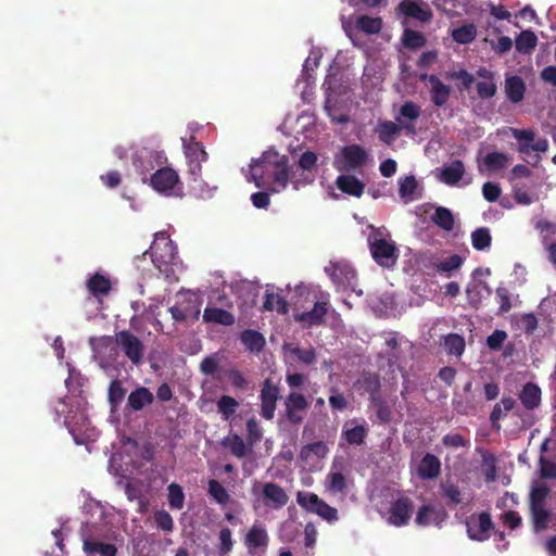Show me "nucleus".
Instances as JSON below:
<instances>
[{
  "label": "nucleus",
  "instance_id": "5701e85b",
  "mask_svg": "<svg viewBox=\"0 0 556 556\" xmlns=\"http://www.w3.org/2000/svg\"><path fill=\"white\" fill-rule=\"evenodd\" d=\"M153 401L154 395L148 388L138 387L128 395L127 404L132 410L138 412L152 404Z\"/></svg>",
  "mask_w": 556,
  "mask_h": 556
},
{
  "label": "nucleus",
  "instance_id": "09e8293b",
  "mask_svg": "<svg viewBox=\"0 0 556 556\" xmlns=\"http://www.w3.org/2000/svg\"><path fill=\"white\" fill-rule=\"evenodd\" d=\"M328 490L332 493H344L348 489L345 476L340 472L330 471L327 475Z\"/></svg>",
  "mask_w": 556,
  "mask_h": 556
},
{
  "label": "nucleus",
  "instance_id": "0eeeda50",
  "mask_svg": "<svg viewBox=\"0 0 556 556\" xmlns=\"http://www.w3.org/2000/svg\"><path fill=\"white\" fill-rule=\"evenodd\" d=\"M465 525L468 538L478 542L489 540L491 536V530L494 528L491 515L488 511L469 516L466 519Z\"/></svg>",
  "mask_w": 556,
  "mask_h": 556
},
{
  "label": "nucleus",
  "instance_id": "8fccbe9b",
  "mask_svg": "<svg viewBox=\"0 0 556 556\" xmlns=\"http://www.w3.org/2000/svg\"><path fill=\"white\" fill-rule=\"evenodd\" d=\"M126 395V389L123 387L122 381L114 379L109 386V402L112 407H117Z\"/></svg>",
  "mask_w": 556,
  "mask_h": 556
},
{
  "label": "nucleus",
  "instance_id": "c03bdc74",
  "mask_svg": "<svg viewBox=\"0 0 556 556\" xmlns=\"http://www.w3.org/2000/svg\"><path fill=\"white\" fill-rule=\"evenodd\" d=\"M492 242V237L489 228L481 227L472 231L471 233V243L472 247L477 251H483L488 248H490Z\"/></svg>",
  "mask_w": 556,
  "mask_h": 556
},
{
  "label": "nucleus",
  "instance_id": "79ce46f5",
  "mask_svg": "<svg viewBox=\"0 0 556 556\" xmlns=\"http://www.w3.org/2000/svg\"><path fill=\"white\" fill-rule=\"evenodd\" d=\"M167 500L169 507L176 510L182 509L185 504V493L181 485L173 482L167 486Z\"/></svg>",
  "mask_w": 556,
  "mask_h": 556
},
{
  "label": "nucleus",
  "instance_id": "bf43d9fd",
  "mask_svg": "<svg viewBox=\"0 0 556 556\" xmlns=\"http://www.w3.org/2000/svg\"><path fill=\"white\" fill-rule=\"evenodd\" d=\"M442 495L447 498L452 504L458 505L463 502V495L459 488L453 483L442 484Z\"/></svg>",
  "mask_w": 556,
  "mask_h": 556
},
{
  "label": "nucleus",
  "instance_id": "4d7b16f0",
  "mask_svg": "<svg viewBox=\"0 0 556 556\" xmlns=\"http://www.w3.org/2000/svg\"><path fill=\"white\" fill-rule=\"evenodd\" d=\"M507 155L502 152H490L484 157V164L490 169H501L506 166Z\"/></svg>",
  "mask_w": 556,
  "mask_h": 556
},
{
  "label": "nucleus",
  "instance_id": "f03ea898",
  "mask_svg": "<svg viewBox=\"0 0 556 556\" xmlns=\"http://www.w3.org/2000/svg\"><path fill=\"white\" fill-rule=\"evenodd\" d=\"M148 253L150 254L154 266L165 276V278L172 279L175 277L177 251L166 232H156L154 241L151 243L149 250L143 252L141 257L143 258Z\"/></svg>",
  "mask_w": 556,
  "mask_h": 556
},
{
  "label": "nucleus",
  "instance_id": "2eb2a0df",
  "mask_svg": "<svg viewBox=\"0 0 556 556\" xmlns=\"http://www.w3.org/2000/svg\"><path fill=\"white\" fill-rule=\"evenodd\" d=\"M268 544L269 535L261 525L254 523L244 536V545L251 556H254L258 548L266 549Z\"/></svg>",
  "mask_w": 556,
  "mask_h": 556
},
{
  "label": "nucleus",
  "instance_id": "680f3d73",
  "mask_svg": "<svg viewBox=\"0 0 556 556\" xmlns=\"http://www.w3.org/2000/svg\"><path fill=\"white\" fill-rule=\"evenodd\" d=\"M495 300L498 303L500 313H507L511 308L510 294L507 288L497 287L495 292Z\"/></svg>",
  "mask_w": 556,
  "mask_h": 556
},
{
  "label": "nucleus",
  "instance_id": "3c124183",
  "mask_svg": "<svg viewBox=\"0 0 556 556\" xmlns=\"http://www.w3.org/2000/svg\"><path fill=\"white\" fill-rule=\"evenodd\" d=\"M154 160L155 156L152 151H143L134 157V165L141 174H146L154 168Z\"/></svg>",
  "mask_w": 556,
  "mask_h": 556
},
{
  "label": "nucleus",
  "instance_id": "6e6552de",
  "mask_svg": "<svg viewBox=\"0 0 556 556\" xmlns=\"http://www.w3.org/2000/svg\"><path fill=\"white\" fill-rule=\"evenodd\" d=\"M298 503L307 511L317 514L327 521L338 520V510L320 500L314 493H299Z\"/></svg>",
  "mask_w": 556,
  "mask_h": 556
},
{
  "label": "nucleus",
  "instance_id": "b1692460",
  "mask_svg": "<svg viewBox=\"0 0 556 556\" xmlns=\"http://www.w3.org/2000/svg\"><path fill=\"white\" fill-rule=\"evenodd\" d=\"M515 406L516 401L510 396L503 397L501 402L496 403L490 414V422L492 428L500 430V420L503 419L508 412L513 410Z\"/></svg>",
  "mask_w": 556,
  "mask_h": 556
},
{
  "label": "nucleus",
  "instance_id": "f257e3e1",
  "mask_svg": "<svg viewBox=\"0 0 556 556\" xmlns=\"http://www.w3.org/2000/svg\"><path fill=\"white\" fill-rule=\"evenodd\" d=\"M251 180L257 188H265L271 179L269 191L279 193L288 187L292 169L288 157L275 150L265 151L262 156L250 165Z\"/></svg>",
  "mask_w": 556,
  "mask_h": 556
},
{
  "label": "nucleus",
  "instance_id": "4c0bfd02",
  "mask_svg": "<svg viewBox=\"0 0 556 556\" xmlns=\"http://www.w3.org/2000/svg\"><path fill=\"white\" fill-rule=\"evenodd\" d=\"M222 444L230 450V453L237 458H242L248 453V447L244 440L237 433L226 437Z\"/></svg>",
  "mask_w": 556,
  "mask_h": 556
},
{
  "label": "nucleus",
  "instance_id": "e2e57ef3",
  "mask_svg": "<svg viewBox=\"0 0 556 556\" xmlns=\"http://www.w3.org/2000/svg\"><path fill=\"white\" fill-rule=\"evenodd\" d=\"M435 514V509L431 505H422L419 507L415 522L420 527H426L431 523V518Z\"/></svg>",
  "mask_w": 556,
  "mask_h": 556
},
{
  "label": "nucleus",
  "instance_id": "a878e982",
  "mask_svg": "<svg viewBox=\"0 0 556 556\" xmlns=\"http://www.w3.org/2000/svg\"><path fill=\"white\" fill-rule=\"evenodd\" d=\"M519 400L527 409L532 410L541 403V389L536 384L528 382L523 386Z\"/></svg>",
  "mask_w": 556,
  "mask_h": 556
},
{
  "label": "nucleus",
  "instance_id": "cd10ccee",
  "mask_svg": "<svg viewBox=\"0 0 556 556\" xmlns=\"http://www.w3.org/2000/svg\"><path fill=\"white\" fill-rule=\"evenodd\" d=\"M464 174V163L460 160H455L442 169L441 180L448 186H454L463 178Z\"/></svg>",
  "mask_w": 556,
  "mask_h": 556
},
{
  "label": "nucleus",
  "instance_id": "393cba45",
  "mask_svg": "<svg viewBox=\"0 0 556 556\" xmlns=\"http://www.w3.org/2000/svg\"><path fill=\"white\" fill-rule=\"evenodd\" d=\"M203 320L223 326H231L235 324V316L220 307H206L203 312Z\"/></svg>",
  "mask_w": 556,
  "mask_h": 556
},
{
  "label": "nucleus",
  "instance_id": "603ef678",
  "mask_svg": "<svg viewBox=\"0 0 556 556\" xmlns=\"http://www.w3.org/2000/svg\"><path fill=\"white\" fill-rule=\"evenodd\" d=\"M366 428L362 425L354 426L353 428L346 429V426L343 430V437L349 444L352 445H361L364 443L366 437Z\"/></svg>",
  "mask_w": 556,
  "mask_h": 556
},
{
  "label": "nucleus",
  "instance_id": "052dcab7",
  "mask_svg": "<svg viewBox=\"0 0 556 556\" xmlns=\"http://www.w3.org/2000/svg\"><path fill=\"white\" fill-rule=\"evenodd\" d=\"M439 344L441 348H465L464 337L457 333H448L440 336Z\"/></svg>",
  "mask_w": 556,
  "mask_h": 556
},
{
  "label": "nucleus",
  "instance_id": "c85d7f7f",
  "mask_svg": "<svg viewBox=\"0 0 556 556\" xmlns=\"http://www.w3.org/2000/svg\"><path fill=\"white\" fill-rule=\"evenodd\" d=\"M526 91L525 81L519 76H510L505 81V92L513 103H518L523 99Z\"/></svg>",
  "mask_w": 556,
  "mask_h": 556
},
{
  "label": "nucleus",
  "instance_id": "4be33fe9",
  "mask_svg": "<svg viewBox=\"0 0 556 556\" xmlns=\"http://www.w3.org/2000/svg\"><path fill=\"white\" fill-rule=\"evenodd\" d=\"M336 186L341 192L355 198H361L365 190L364 182L352 175L338 176Z\"/></svg>",
  "mask_w": 556,
  "mask_h": 556
},
{
  "label": "nucleus",
  "instance_id": "1a4fd4ad",
  "mask_svg": "<svg viewBox=\"0 0 556 556\" xmlns=\"http://www.w3.org/2000/svg\"><path fill=\"white\" fill-rule=\"evenodd\" d=\"M308 407L306 397L296 392H291L285 399V416L289 424L296 426L304 420L305 412Z\"/></svg>",
  "mask_w": 556,
  "mask_h": 556
},
{
  "label": "nucleus",
  "instance_id": "ddd939ff",
  "mask_svg": "<svg viewBox=\"0 0 556 556\" xmlns=\"http://www.w3.org/2000/svg\"><path fill=\"white\" fill-rule=\"evenodd\" d=\"M356 389L362 393H368L371 401L376 402L377 417L382 420V403H379L380 381L377 375L364 372L355 383Z\"/></svg>",
  "mask_w": 556,
  "mask_h": 556
},
{
  "label": "nucleus",
  "instance_id": "2f4dec72",
  "mask_svg": "<svg viewBox=\"0 0 556 556\" xmlns=\"http://www.w3.org/2000/svg\"><path fill=\"white\" fill-rule=\"evenodd\" d=\"M368 228L370 229L368 243L372 258L378 265L382 266V232L379 228H374L371 225Z\"/></svg>",
  "mask_w": 556,
  "mask_h": 556
},
{
  "label": "nucleus",
  "instance_id": "de8ad7c7",
  "mask_svg": "<svg viewBox=\"0 0 556 556\" xmlns=\"http://www.w3.org/2000/svg\"><path fill=\"white\" fill-rule=\"evenodd\" d=\"M240 340L245 348H264L266 342L264 336L253 329L244 330L240 336Z\"/></svg>",
  "mask_w": 556,
  "mask_h": 556
},
{
  "label": "nucleus",
  "instance_id": "473e14b6",
  "mask_svg": "<svg viewBox=\"0 0 556 556\" xmlns=\"http://www.w3.org/2000/svg\"><path fill=\"white\" fill-rule=\"evenodd\" d=\"M84 551L87 554H100L101 556H116L117 548L111 543L98 542L94 540L84 541Z\"/></svg>",
  "mask_w": 556,
  "mask_h": 556
},
{
  "label": "nucleus",
  "instance_id": "69168bd1",
  "mask_svg": "<svg viewBox=\"0 0 556 556\" xmlns=\"http://www.w3.org/2000/svg\"><path fill=\"white\" fill-rule=\"evenodd\" d=\"M368 498L371 504V506L378 511L381 513L380 505L382 504V491L378 488L377 482H370L368 488Z\"/></svg>",
  "mask_w": 556,
  "mask_h": 556
},
{
  "label": "nucleus",
  "instance_id": "6ab92c4d",
  "mask_svg": "<svg viewBox=\"0 0 556 556\" xmlns=\"http://www.w3.org/2000/svg\"><path fill=\"white\" fill-rule=\"evenodd\" d=\"M424 80H427L430 85L431 101L438 108L446 104L451 96V87L441 81L437 75H424Z\"/></svg>",
  "mask_w": 556,
  "mask_h": 556
},
{
  "label": "nucleus",
  "instance_id": "864d4df0",
  "mask_svg": "<svg viewBox=\"0 0 556 556\" xmlns=\"http://www.w3.org/2000/svg\"><path fill=\"white\" fill-rule=\"evenodd\" d=\"M551 490L546 484H540L532 488L530 492L529 507L546 505V498Z\"/></svg>",
  "mask_w": 556,
  "mask_h": 556
},
{
  "label": "nucleus",
  "instance_id": "774afa93",
  "mask_svg": "<svg viewBox=\"0 0 556 556\" xmlns=\"http://www.w3.org/2000/svg\"><path fill=\"white\" fill-rule=\"evenodd\" d=\"M501 188L497 184L488 181L482 186V194L488 202H495L501 195Z\"/></svg>",
  "mask_w": 556,
  "mask_h": 556
},
{
  "label": "nucleus",
  "instance_id": "f704fd0d",
  "mask_svg": "<svg viewBox=\"0 0 556 556\" xmlns=\"http://www.w3.org/2000/svg\"><path fill=\"white\" fill-rule=\"evenodd\" d=\"M480 77L488 78V81H478L476 85L477 93L482 99H490L496 92V85L493 83V75L488 70H480L478 72Z\"/></svg>",
  "mask_w": 556,
  "mask_h": 556
},
{
  "label": "nucleus",
  "instance_id": "a18cd8bd",
  "mask_svg": "<svg viewBox=\"0 0 556 556\" xmlns=\"http://www.w3.org/2000/svg\"><path fill=\"white\" fill-rule=\"evenodd\" d=\"M356 28L367 34H376L382 28V20L362 15L356 20Z\"/></svg>",
  "mask_w": 556,
  "mask_h": 556
},
{
  "label": "nucleus",
  "instance_id": "e433bc0d",
  "mask_svg": "<svg viewBox=\"0 0 556 556\" xmlns=\"http://www.w3.org/2000/svg\"><path fill=\"white\" fill-rule=\"evenodd\" d=\"M432 222L445 231H451L454 228V216L452 212L443 206L437 207L431 216Z\"/></svg>",
  "mask_w": 556,
  "mask_h": 556
},
{
  "label": "nucleus",
  "instance_id": "39448f33",
  "mask_svg": "<svg viewBox=\"0 0 556 556\" xmlns=\"http://www.w3.org/2000/svg\"><path fill=\"white\" fill-rule=\"evenodd\" d=\"M169 312L175 321L197 320L201 313V301L194 293L187 292L178 298Z\"/></svg>",
  "mask_w": 556,
  "mask_h": 556
},
{
  "label": "nucleus",
  "instance_id": "bb28decb",
  "mask_svg": "<svg viewBox=\"0 0 556 556\" xmlns=\"http://www.w3.org/2000/svg\"><path fill=\"white\" fill-rule=\"evenodd\" d=\"M529 509L533 530L535 532L545 530L551 521V510L546 507V505L531 506Z\"/></svg>",
  "mask_w": 556,
  "mask_h": 556
},
{
  "label": "nucleus",
  "instance_id": "f3484780",
  "mask_svg": "<svg viewBox=\"0 0 556 556\" xmlns=\"http://www.w3.org/2000/svg\"><path fill=\"white\" fill-rule=\"evenodd\" d=\"M264 505L274 509L282 508L287 505L289 496L286 491L275 482H267L263 485Z\"/></svg>",
  "mask_w": 556,
  "mask_h": 556
},
{
  "label": "nucleus",
  "instance_id": "6e6d98bb",
  "mask_svg": "<svg viewBox=\"0 0 556 556\" xmlns=\"http://www.w3.org/2000/svg\"><path fill=\"white\" fill-rule=\"evenodd\" d=\"M154 521L156 527L164 532H172L174 529V520L168 511L161 509L154 513Z\"/></svg>",
  "mask_w": 556,
  "mask_h": 556
},
{
  "label": "nucleus",
  "instance_id": "a211bd4d",
  "mask_svg": "<svg viewBox=\"0 0 556 556\" xmlns=\"http://www.w3.org/2000/svg\"><path fill=\"white\" fill-rule=\"evenodd\" d=\"M261 415L265 419H271L276 409V402L278 399V388L273 384L268 379L265 380L261 390Z\"/></svg>",
  "mask_w": 556,
  "mask_h": 556
},
{
  "label": "nucleus",
  "instance_id": "f8f14e48",
  "mask_svg": "<svg viewBox=\"0 0 556 556\" xmlns=\"http://www.w3.org/2000/svg\"><path fill=\"white\" fill-rule=\"evenodd\" d=\"M328 312L329 303L327 301H317L311 311L294 314V319L302 327L312 328L325 324V317Z\"/></svg>",
  "mask_w": 556,
  "mask_h": 556
},
{
  "label": "nucleus",
  "instance_id": "423d86ee",
  "mask_svg": "<svg viewBox=\"0 0 556 556\" xmlns=\"http://www.w3.org/2000/svg\"><path fill=\"white\" fill-rule=\"evenodd\" d=\"M182 147L188 162V173L193 181H198L202 174V163L207 161V153L203 144L193 137L189 140L182 139Z\"/></svg>",
  "mask_w": 556,
  "mask_h": 556
},
{
  "label": "nucleus",
  "instance_id": "58836bf2",
  "mask_svg": "<svg viewBox=\"0 0 556 556\" xmlns=\"http://www.w3.org/2000/svg\"><path fill=\"white\" fill-rule=\"evenodd\" d=\"M477 37V27L475 24H465L452 30V38L460 45H468Z\"/></svg>",
  "mask_w": 556,
  "mask_h": 556
},
{
  "label": "nucleus",
  "instance_id": "a19ab883",
  "mask_svg": "<svg viewBox=\"0 0 556 556\" xmlns=\"http://www.w3.org/2000/svg\"><path fill=\"white\" fill-rule=\"evenodd\" d=\"M399 186L400 198L405 203H408L415 199L414 193L417 189V180L414 176H406L404 178H401L399 180Z\"/></svg>",
  "mask_w": 556,
  "mask_h": 556
},
{
  "label": "nucleus",
  "instance_id": "aec40b11",
  "mask_svg": "<svg viewBox=\"0 0 556 556\" xmlns=\"http://www.w3.org/2000/svg\"><path fill=\"white\" fill-rule=\"evenodd\" d=\"M397 10L407 17H412L419 22H429L432 18L431 10L425 5H420L414 1H402L397 5Z\"/></svg>",
  "mask_w": 556,
  "mask_h": 556
},
{
  "label": "nucleus",
  "instance_id": "dca6fc26",
  "mask_svg": "<svg viewBox=\"0 0 556 556\" xmlns=\"http://www.w3.org/2000/svg\"><path fill=\"white\" fill-rule=\"evenodd\" d=\"M178 181V174L173 168L163 167L151 176L150 185L159 192H167L173 190Z\"/></svg>",
  "mask_w": 556,
  "mask_h": 556
},
{
  "label": "nucleus",
  "instance_id": "49530a36",
  "mask_svg": "<svg viewBox=\"0 0 556 556\" xmlns=\"http://www.w3.org/2000/svg\"><path fill=\"white\" fill-rule=\"evenodd\" d=\"M402 42L406 48L416 50L426 45V38L421 33L406 28L403 33Z\"/></svg>",
  "mask_w": 556,
  "mask_h": 556
},
{
  "label": "nucleus",
  "instance_id": "72a5a7b5",
  "mask_svg": "<svg viewBox=\"0 0 556 556\" xmlns=\"http://www.w3.org/2000/svg\"><path fill=\"white\" fill-rule=\"evenodd\" d=\"M88 291L94 295L108 294L111 290V281L101 274H94L87 281Z\"/></svg>",
  "mask_w": 556,
  "mask_h": 556
},
{
  "label": "nucleus",
  "instance_id": "9b49d317",
  "mask_svg": "<svg viewBox=\"0 0 556 556\" xmlns=\"http://www.w3.org/2000/svg\"><path fill=\"white\" fill-rule=\"evenodd\" d=\"M511 134L520 142L519 152L528 154L530 151L546 152L548 141L545 138L535 139V134L530 129L511 128Z\"/></svg>",
  "mask_w": 556,
  "mask_h": 556
},
{
  "label": "nucleus",
  "instance_id": "412c9836",
  "mask_svg": "<svg viewBox=\"0 0 556 556\" xmlns=\"http://www.w3.org/2000/svg\"><path fill=\"white\" fill-rule=\"evenodd\" d=\"M441 473V462L440 459L431 454L427 453L420 460L417 475L420 479L433 480Z\"/></svg>",
  "mask_w": 556,
  "mask_h": 556
},
{
  "label": "nucleus",
  "instance_id": "5fc2aeb1",
  "mask_svg": "<svg viewBox=\"0 0 556 556\" xmlns=\"http://www.w3.org/2000/svg\"><path fill=\"white\" fill-rule=\"evenodd\" d=\"M463 264V258L458 254H453L450 257L435 264L438 273H450L458 269Z\"/></svg>",
  "mask_w": 556,
  "mask_h": 556
},
{
  "label": "nucleus",
  "instance_id": "c9c22d12",
  "mask_svg": "<svg viewBox=\"0 0 556 556\" xmlns=\"http://www.w3.org/2000/svg\"><path fill=\"white\" fill-rule=\"evenodd\" d=\"M328 453V446L323 441L313 442L309 444H306L302 447L300 452V459L302 462L307 463L313 455H315L317 458H324L326 457Z\"/></svg>",
  "mask_w": 556,
  "mask_h": 556
},
{
  "label": "nucleus",
  "instance_id": "338daca9",
  "mask_svg": "<svg viewBox=\"0 0 556 556\" xmlns=\"http://www.w3.org/2000/svg\"><path fill=\"white\" fill-rule=\"evenodd\" d=\"M541 476L543 478L556 479V463L540 455L539 458Z\"/></svg>",
  "mask_w": 556,
  "mask_h": 556
},
{
  "label": "nucleus",
  "instance_id": "7ed1b4c3",
  "mask_svg": "<svg viewBox=\"0 0 556 556\" xmlns=\"http://www.w3.org/2000/svg\"><path fill=\"white\" fill-rule=\"evenodd\" d=\"M362 87L366 101H380L382 91V65L377 59H369L364 67Z\"/></svg>",
  "mask_w": 556,
  "mask_h": 556
},
{
  "label": "nucleus",
  "instance_id": "0e129e2a",
  "mask_svg": "<svg viewBox=\"0 0 556 556\" xmlns=\"http://www.w3.org/2000/svg\"><path fill=\"white\" fill-rule=\"evenodd\" d=\"M442 444L450 448L466 447L469 442L459 433H447L442 438Z\"/></svg>",
  "mask_w": 556,
  "mask_h": 556
},
{
  "label": "nucleus",
  "instance_id": "37998d69",
  "mask_svg": "<svg viewBox=\"0 0 556 556\" xmlns=\"http://www.w3.org/2000/svg\"><path fill=\"white\" fill-rule=\"evenodd\" d=\"M238 406L239 402L230 395H222L217 401V410L224 420H229Z\"/></svg>",
  "mask_w": 556,
  "mask_h": 556
},
{
  "label": "nucleus",
  "instance_id": "13d9d810",
  "mask_svg": "<svg viewBox=\"0 0 556 556\" xmlns=\"http://www.w3.org/2000/svg\"><path fill=\"white\" fill-rule=\"evenodd\" d=\"M119 348H142L140 340L129 331H121L115 337Z\"/></svg>",
  "mask_w": 556,
  "mask_h": 556
},
{
  "label": "nucleus",
  "instance_id": "ea45409f",
  "mask_svg": "<svg viewBox=\"0 0 556 556\" xmlns=\"http://www.w3.org/2000/svg\"><path fill=\"white\" fill-rule=\"evenodd\" d=\"M207 492L219 505H226L230 501V495L225 486L215 479L208 480Z\"/></svg>",
  "mask_w": 556,
  "mask_h": 556
},
{
  "label": "nucleus",
  "instance_id": "20e7f679",
  "mask_svg": "<svg viewBox=\"0 0 556 556\" xmlns=\"http://www.w3.org/2000/svg\"><path fill=\"white\" fill-rule=\"evenodd\" d=\"M368 153L358 144H349L342 148L340 155L336 156L333 165L339 172H352L363 167Z\"/></svg>",
  "mask_w": 556,
  "mask_h": 556
},
{
  "label": "nucleus",
  "instance_id": "4468645a",
  "mask_svg": "<svg viewBox=\"0 0 556 556\" xmlns=\"http://www.w3.org/2000/svg\"><path fill=\"white\" fill-rule=\"evenodd\" d=\"M325 271L336 285L342 287L352 286L356 278L355 269L344 262L330 263L325 267Z\"/></svg>",
  "mask_w": 556,
  "mask_h": 556
},
{
  "label": "nucleus",
  "instance_id": "c756f323",
  "mask_svg": "<svg viewBox=\"0 0 556 556\" xmlns=\"http://www.w3.org/2000/svg\"><path fill=\"white\" fill-rule=\"evenodd\" d=\"M265 300L263 303V309L267 312L276 311L278 314H287L288 313V303L286 299L275 292L266 290Z\"/></svg>",
  "mask_w": 556,
  "mask_h": 556
},
{
  "label": "nucleus",
  "instance_id": "7c9ffc66",
  "mask_svg": "<svg viewBox=\"0 0 556 556\" xmlns=\"http://www.w3.org/2000/svg\"><path fill=\"white\" fill-rule=\"evenodd\" d=\"M538 45L536 35L530 30H522L515 40L516 50L520 53L529 54Z\"/></svg>",
  "mask_w": 556,
  "mask_h": 556
},
{
  "label": "nucleus",
  "instance_id": "9d476101",
  "mask_svg": "<svg viewBox=\"0 0 556 556\" xmlns=\"http://www.w3.org/2000/svg\"><path fill=\"white\" fill-rule=\"evenodd\" d=\"M414 503L407 496H401L393 502L388 511V522L395 527L406 526L413 514Z\"/></svg>",
  "mask_w": 556,
  "mask_h": 556
}]
</instances>
